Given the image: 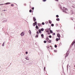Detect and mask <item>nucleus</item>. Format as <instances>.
<instances>
[{"label":"nucleus","mask_w":75,"mask_h":75,"mask_svg":"<svg viewBox=\"0 0 75 75\" xmlns=\"http://www.w3.org/2000/svg\"><path fill=\"white\" fill-rule=\"evenodd\" d=\"M74 46H75V40L74 41L72 42V43H71V45H74Z\"/></svg>","instance_id":"nucleus-1"},{"label":"nucleus","mask_w":75,"mask_h":75,"mask_svg":"<svg viewBox=\"0 0 75 75\" xmlns=\"http://www.w3.org/2000/svg\"><path fill=\"white\" fill-rule=\"evenodd\" d=\"M21 36H24V32H22L21 34Z\"/></svg>","instance_id":"nucleus-2"},{"label":"nucleus","mask_w":75,"mask_h":75,"mask_svg":"<svg viewBox=\"0 0 75 75\" xmlns=\"http://www.w3.org/2000/svg\"><path fill=\"white\" fill-rule=\"evenodd\" d=\"M57 37H58V38H60V37H61V35H60V34H59L58 33L57 35Z\"/></svg>","instance_id":"nucleus-3"},{"label":"nucleus","mask_w":75,"mask_h":75,"mask_svg":"<svg viewBox=\"0 0 75 75\" xmlns=\"http://www.w3.org/2000/svg\"><path fill=\"white\" fill-rule=\"evenodd\" d=\"M38 25L39 27H40L41 26V24L40 23H38Z\"/></svg>","instance_id":"nucleus-4"},{"label":"nucleus","mask_w":75,"mask_h":75,"mask_svg":"<svg viewBox=\"0 0 75 75\" xmlns=\"http://www.w3.org/2000/svg\"><path fill=\"white\" fill-rule=\"evenodd\" d=\"M33 21H36V19H35V18L34 17L33 18Z\"/></svg>","instance_id":"nucleus-5"},{"label":"nucleus","mask_w":75,"mask_h":75,"mask_svg":"<svg viewBox=\"0 0 75 75\" xmlns=\"http://www.w3.org/2000/svg\"><path fill=\"white\" fill-rule=\"evenodd\" d=\"M46 31L47 32V33H49V32H50V31L48 29H47L46 30Z\"/></svg>","instance_id":"nucleus-6"},{"label":"nucleus","mask_w":75,"mask_h":75,"mask_svg":"<svg viewBox=\"0 0 75 75\" xmlns=\"http://www.w3.org/2000/svg\"><path fill=\"white\" fill-rule=\"evenodd\" d=\"M48 42H49L50 43H51V40H50L49 39L48 40H47Z\"/></svg>","instance_id":"nucleus-7"},{"label":"nucleus","mask_w":75,"mask_h":75,"mask_svg":"<svg viewBox=\"0 0 75 75\" xmlns=\"http://www.w3.org/2000/svg\"><path fill=\"white\" fill-rule=\"evenodd\" d=\"M68 53H67L65 55V57H67L68 56Z\"/></svg>","instance_id":"nucleus-8"},{"label":"nucleus","mask_w":75,"mask_h":75,"mask_svg":"<svg viewBox=\"0 0 75 75\" xmlns=\"http://www.w3.org/2000/svg\"><path fill=\"white\" fill-rule=\"evenodd\" d=\"M41 37H42V38H44V35L43 34H42L41 35Z\"/></svg>","instance_id":"nucleus-9"},{"label":"nucleus","mask_w":75,"mask_h":75,"mask_svg":"<svg viewBox=\"0 0 75 75\" xmlns=\"http://www.w3.org/2000/svg\"><path fill=\"white\" fill-rule=\"evenodd\" d=\"M49 22L50 24H51L52 23V22L51 21H49Z\"/></svg>","instance_id":"nucleus-10"},{"label":"nucleus","mask_w":75,"mask_h":75,"mask_svg":"<svg viewBox=\"0 0 75 75\" xmlns=\"http://www.w3.org/2000/svg\"><path fill=\"white\" fill-rule=\"evenodd\" d=\"M36 29H38V26H37V25H36Z\"/></svg>","instance_id":"nucleus-11"},{"label":"nucleus","mask_w":75,"mask_h":75,"mask_svg":"<svg viewBox=\"0 0 75 75\" xmlns=\"http://www.w3.org/2000/svg\"><path fill=\"white\" fill-rule=\"evenodd\" d=\"M50 33H51L52 34V33H53V32L51 30H50Z\"/></svg>","instance_id":"nucleus-12"},{"label":"nucleus","mask_w":75,"mask_h":75,"mask_svg":"<svg viewBox=\"0 0 75 75\" xmlns=\"http://www.w3.org/2000/svg\"><path fill=\"white\" fill-rule=\"evenodd\" d=\"M41 30L40 29H39V33H41Z\"/></svg>","instance_id":"nucleus-13"},{"label":"nucleus","mask_w":75,"mask_h":75,"mask_svg":"<svg viewBox=\"0 0 75 75\" xmlns=\"http://www.w3.org/2000/svg\"><path fill=\"white\" fill-rule=\"evenodd\" d=\"M46 40L47 41H48V40H49V38H46Z\"/></svg>","instance_id":"nucleus-14"},{"label":"nucleus","mask_w":75,"mask_h":75,"mask_svg":"<svg viewBox=\"0 0 75 75\" xmlns=\"http://www.w3.org/2000/svg\"><path fill=\"white\" fill-rule=\"evenodd\" d=\"M58 40H59V39H58V38H56V41H58Z\"/></svg>","instance_id":"nucleus-15"},{"label":"nucleus","mask_w":75,"mask_h":75,"mask_svg":"<svg viewBox=\"0 0 75 75\" xmlns=\"http://www.w3.org/2000/svg\"><path fill=\"white\" fill-rule=\"evenodd\" d=\"M56 20H57V21H59V18H57L56 19Z\"/></svg>","instance_id":"nucleus-16"},{"label":"nucleus","mask_w":75,"mask_h":75,"mask_svg":"<svg viewBox=\"0 0 75 75\" xmlns=\"http://www.w3.org/2000/svg\"><path fill=\"white\" fill-rule=\"evenodd\" d=\"M36 37H37V38H38V34L36 35L35 36L36 38Z\"/></svg>","instance_id":"nucleus-17"},{"label":"nucleus","mask_w":75,"mask_h":75,"mask_svg":"<svg viewBox=\"0 0 75 75\" xmlns=\"http://www.w3.org/2000/svg\"><path fill=\"white\" fill-rule=\"evenodd\" d=\"M10 4V3H7L6 4H5L7 5V4Z\"/></svg>","instance_id":"nucleus-18"},{"label":"nucleus","mask_w":75,"mask_h":75,"mask_svg":"<svg viewBox=\"0 0 75 75\" xmlns=\"http://www.w3.org/2000/svg\"><path fill=\"white\" fill-rule=\"evenodd\" d=\"M35 25H37V22L35 21Z\"/></svg>","instance_id":"nucleus-19"},{"label":"nucleus","mask_w":75,"mask_h":75,"mask_svg":"<svg viewBox=\"0 0 75 75\" xmlns=\"http://www.w3.org/2000/svg\"><path fill=\"white\" fill-rule=\"evenodd\" d=\"M44 29H43V28H42V29H41V31H44Z\"/></svg>","instance_id":"nucleus-20"},{"label":"nucleus","mask_w":75,"mask_h":75,"mask_svg":"<svg viewBox=\"0 0 75 75\" xmlns=\"http://www.w3.org/2000/svg\"><path fill=\"white\" fill-rule=\"evenodd\" d=\"M51 26H52V27H54V24H52L51 25Z\"/></svg>","instance_id":"nucleus-21"},{"label":"nucleus","mask_w":75,"mask_h":75,"mask_svg":"<svg viewBox=\"0 0 75 75\" xmlns=\"http://www.w3.org/2000/svg\"><path fill=\"white\" fill-rule=\"evenodd\" d=\"M32 12V10H29V12L30 13H31Z\"/></svg>","instance_id":"nucleus-22"},{"label":"nucleus","mask_w":75,"mask_h":75,"mask_svg":"<svg viewBox=\"0 0 75 75\" xmlns=\"http://www.w3.org/2000/svg\"><path fill=\"white\" fill-rule=\"evenodd\" d=\"M42 25H44V24H45V23H44L43 22L42 23Z\"/></svg>","instance_id":"nucleus-23"},{"label":"nucleus","mask_w":75,"mask_h":75,"mask_svg":"<svg viewBox=\"0 0 75 75\" xmlns=\"http://www.w3.org/2000/svg\"><path fill=\"white\" fill-rule=\"evenodd\" d=\"M33 26H35V23H33Z\"/></svg>","instance_id":"nucleus-24"},{"label":"nucleus","mask_w":75,"mask_h":75,"mask_svg":"<svg viewBox=\"0 0 75 75\" xmlns=\"http://www.w3.org/2000/svg\"><path fill=\"white\" fill-rule=\"evenodd\" d=\"M44 43H46V42H47V41L45 40L44 41Z\"/></svg>","instance_id":"nucleus-25"},{"label":"nucleus","mask_w":75,"mask_h":75,"mask_svg":"<svg viewBox=\"0 0 75 75\" xmlns=\"http://www.w3.org/2000/svg\"><path fill=\"white\" fill-rule=\"evenodd\" d=\"M54 47H55V48H57V45H54Z\"/></svg>","instance_id":"nucleus-26"},{"label":"nucleus","mask_w":75,"mask_h":75,"mask_svg":"<svg viewBox=\"0 0 75 75\" xmlns=\"http://www.w3.org/2000/svg\"><path fill=\"white\" fill-rule=\"evenodd\" d=\"M56 17H57L58 18V17H59V16L58 15H57L56 16Z\"/></svg>","instance_id":"nucleus-27"},{"label":"nucleus","mask_w":75,"mask_h":75,"mask_svg":"<svg viewBox=\"0 0 75 75\" xmlns=\"http://www.w3.org/2000/svg\"><path fill=\"white\" fill-rule=\"evenodd\" d=\"M52 35H55V33H53V34H52Z\"/></svg>","instance_id":"nucleus-28"},{"label":"nucleus","mask_w":75,"mask_h":75,"mask_svg":"<svg viewBox=\"0 0 75 75\" xmlns=\"http://www.w3.org/2000/svg\"><path fill=\"white\" fill-rule=\"evenodd\" d=\"M49 37L50 38H52V36H51V35H50L49 36Z\"/></svg>","instance_id":"nucleus-29"},{"label":"nucleus","mask_w":75,"mask_h":75,"mask_svg":"<svg viewBox=\"0 0 75 75\" xmlns=\"http://www.w3.org/2000/svg\"><path fill=\"white\" fill-rule=\"evenodd\" d=\"M26 59L27 60H28L29 59L28 58V57H26Z\"/></svg>","instance_id":"nucleus-30"},{"label":"nucleus","mask_w":75,"mask_h":75,"mask_svg":"<svg viewBox=\"0 0 75 75\" xmlns=\"http://www.w3.org/2000/svg\"><path fill=\"white\" fill-rule=\"evenodd\" d=\"M4 42L3 44H2V46H4Z\"/></svg>","instance_id":"nucleus-31"},{"label":"nucleus","mask_w":75,"mask_h":75,"mask_svg":"<svg viewBox=\"0 0 75 75\" xmlns=\"http://www.w3.org/2000/svg\"><path fill=\"white\" fill-rule=\"evenodd\" d=\"M34 7L32 8V10H34Z\"/></svg>","instance_id":"nucleus-32"},{"label":"nucleus","mask_w":75,"mask_h":75,"mask_svg":"<svg viewBox=\"0 0 75 75\" xmlns=\"http://www.w3.org/2000/svg\"><path fill=\"white\" fill-rule=\"evenodd\" d=\"M11 6H14V5L13 4H11Z\"/></svg>","instance_id":"nucleus-33"},{"label":"nucleus","mask_w":75,"mask_h":75,"mask_svg":"<svg viewBox=\"0 0 75 75\" xmlns=\"http://www.w3.org/2000/svg\"><path fill=\"white\" fill-rule=\"evenodd\" d=\"M37 34H39V32H38V31H37Z\"/></svg>","instance_id":"nucleus-34"},{"label":"nucleus","mask_w":75,"mask_h":75,"mask_svg":"<svg viewBox=\"0 0 75 75\" xmlns=\"http://www.w3.org/2000/svg\"><path fill=\"white\" fill-rule=\"evenodd\" d=\"M54 52H57V50H54Z\"/></svg>","instance_id":"nucleus-35"},{"label":"nucleus","mask_w":75,"mask_h":75,"mask_svg":"<svg viewBox=\"0 0 75 75\" xmlns=\"http://www.w3.org/2000/svg\"><path fill=\"white\" fill-rule=\"evenodd\" d=\"M64 10H67V9H66V8H64Z\"/></svg>","instance_id":"nucleus-36"},{"label":"nucleus","mask_w":75,"mask_h":75,"mask_svg":"<svg viewBox=\"0 0 75 75\" xmlns=\"http://www.w3.org/2000/svg\"><path fill=\"white\" fill-rule=\"evenodd\" d=\"M28 54V52H26V54Z\"/></svg>","instance_id":"nucleus-37"},{"label":"nucleus","mask_w":75,"mask_h":75,"mask_svg":"<svg viewBox=\"0 0 75 75\" xmlns=\"http://www.w3.org/2000/svg\"><path fill=\"white\" fill-rule=\"evenodd\" d=\"M46 0H43V1H46Z\"/></svg>","instance_id":"nucleus-38"},{"label":"nucleus","mask_w":75,"mask_h":75,"mask_svg":"<svg viewBox=\"0 0 75 75\" xmlns=\"http://www.w3.org/2000/svg\"><path fill=\"white\" fill-rule=\"evenodd\" d=\"M1 5H3V4H0V6H1Z\"/></svg>","instance_id":"nucleus-39"},{"label":"nucleus","mask_w":75,"mask_h":75,"mask_svg":"<svg viewBox=\"0 0 75 75\" xmlns=\"http://www.w3.org/2000/svg\"><path fill=\"white\" fill-rule=\"evenodd\" d=\"M57 1H58V0H55Z\"/></svg>","instance_id":"nucleus-40"},{"label":"nucleus","mask_w":75,"mask_h":75,"mask_svg":"<svg viewBox=\"0 0 75 75\" xmlns=\"http://www.w3.org/2000/svg\"><path fill=\"white\" fill-rule=\"evenodd\" d=\"M59 38L58 39H59V40H60V38Z\"/></svg>","instance_id":"nucleus-41"},{"label":"nucleus","mask_w":75,"mask_h":75,"mask_svg":"<svg viewBox=\"0 0 75 75\" xmlns=\"http://www.w3.org/2000/svg\"><path fill=\"white\" fill-rule=\"evenodd\" d=\"M45 67H44V70L45 71Z\"/></svg>","instance_id":"nucleus-42"},{"label":"nucleus","mask_w":75,"mask_h":75,"mask_svg":"<svg viewBox=\"0 0 75 75\" xmlns=\"http://www.w3.org/2000/svg\"><path fill=\"white\" fill-rule=\"evenodd\" d=\"M48 29L49 30H50V28H49Z\"/></svg>","instance_id":"nucleus-43"}]
</instances>
